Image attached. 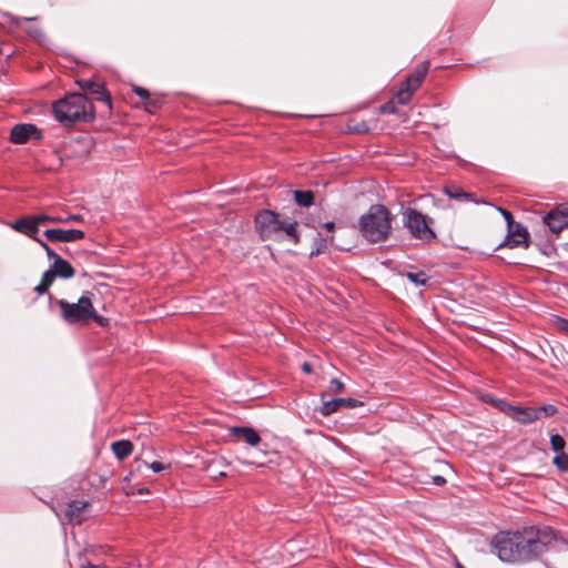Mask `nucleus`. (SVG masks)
Returning <instances> with one entry per match:
<instances>
[{
    "mask_svg": "<svg viewBox=\"0 0 568 568\" xmlns=\"http://www.w3.org/2000/svg\"><path fill=\"white\" fill-rule=\"evenodd\" d=\"M555 539V532L549 527H527L521 531L496 535L493 551L503 561H528L544 554Z\"/></svg>",
    "mask_w": 568,
    "mask_h": 568,
    "instance_id": "nucleus-1",
    "label": "nucleus"
},
{
    "mask_svg": "<svg viewBox=\"0 0 568 568\" xmlns=\"http://www.w3.org/2000/svg\"><path fill=\"white\" fill-rule=\"evenodd\" d=\"M52 111L58 122L71 125L77 122H89L94 119V108L85 94L72 93L55 101Z\"/></svg>",
    "mask_w": 568,
    "mask_h": 568,
    "instance_id": "nucleus-2",
    "label": "nucleus"
},
{
    "mask_svg": "<svg viewBox=\"0 0 568 568\" xmlns=\"http://www.w3.org/2000/svg\"><path fill=\"white\" fill-rule=\"evenodd\" d=\"M91 296L92 294L87 292L75 303L65 300L55 301L61 318L69 325L74 326H87L90 322H95L102 327L108 326L109 320L97 313Z\"/></svg>",
    "mask_w": 568,
    "mask_h": 568,
    "instance_id": "nucleus-3",
    "label": "nucleus"
},
{
    "mask_svg": "<svg viewBox=\"0 0 568 568\" xmlns=\"http://www.w3.org/2000/svg\"><path fill=\"white\" fill-rule=\"evenodd\" d=\"M392 221L385 205L374 204L358 220L359 234L369 243L385 242L392 233Z\"/></svg>",
    "mask_w": 568,
    "mask_h": 568,
    "instance_id": "nucleus-4",
    "label": "nucleus"
},
{
    "mask_svg": "<svg viewBox=\"0 0 568 568\" xmlns=\"http://www.w3.org/2000/svg\"><path fill=\"white\" fill-rule=\"evenodd\" d=\"M255 229L260 237L265 241L285 233L294 244L300 243L297 222L282 221L280 215L271 210L257 212L254 219Z\"/></svg>",
    "mask_w": 568,
    "mask_h": 568,
    "instance_id": "nucleus-5",
    "label": "nucleus"
},
{
    "mask_svg": "<svg viewBox=\"0 0 568 568\" xmlns=\"http://www.w3.org/2000/svg\"><path fill=\"white\" fill-rule=\"evenodd\" d=\"M403 224L416 240L430 242L436 239L434 220L416 209L406 207L403 211Z\"/></svg>",
    "mask_w": 568,
    "mask_h": 568,
    "instance_id": "nucleus-6",
    "label": "nucleus"
},
{
    "mask_svg": "<svg viewBox=\"0 0 568 568\" xmlns=\"http://www.w3.org/2000/svg\"><path fill=\"white\" fill-rule=\"evenodd\" d=\"M430 63L428 60H425L417 64L414 70L407 74L405 81L402 82L398 90L393 94L394 101L399 105H406L410 102L414 93L419 89L422 83L424 82L428 71Z\"/></svg>",
    "mask_w": 568,
    "mask_h": 568,
    "instance_id": "nucleus-7",
    "label": "nucleus"
},
{
    "mask_svg": "<svg viewBox=\"0 0 568 568\" xmlns=\"http://www.w3.org/2000/svg\"><path fill=\"white\" fill-rule=\"evenodd\" d=\"M491 403L501 413L520 424H530L537 420V412L534 407L514 406L504 399H491Z\"/></svg>",
    "mask_w": 568,
    "mask_h": 568,
    "instance_id": "nucleus-8",
    "label": "nucleus"
},
{
    "mask_svg": "<svg viewBox=\"0 0 568 568\" xmlns=\"http://www.w3.org/2000/svg\"><path fill=\"white\" fill-rule=\"evenodd\" d=\"M530 236L527 231V229L521 224L517 223L513 225L511 227L507 229V235L505 241L499 245L506 246L509 248L515 247H525L527 248L529 246Z\"/></svg>",
    "mask_w": 568,
    "mask_h": 568,
    "instance_id": "nucleus-9",
    "label": "nucleus"
},
{
    "mask_svg": "<svg viewBox=\"0 0 568 568\" xmlns=\"http://www.w3.org/2000/svg\"><path fill=\"white\" fill-rule=\"evenodd\" d=\"M41 131L31 123L16 124L11 129L10 141L16 144H23L29 140H41Z\"/></svg>",
    "mask_w": 568,
    "mask_h": 568,
    "instance_id": "nucleus-10",
    "label": "nucleus"
},
{
    "mask_svg": "<svg viewBox=\"0 0 568 568\" xmlns=\"http://www.w3.org/2000/svg\"><path fill=\"white\" fill-rule=\"evenodd\" d=\"M544 223L552 233H559L568 227V206L559 205L544 216Z\"/></svg>",
    "mask_w": 568,
    "mask_h": 568,
    "instance_id": "nucleus-11",
    "label": "nucleus"
},
{
    "mask_svg": "<svg viewBox=\"0 0 568 568\" xmlns=\"http://www.w3.org/2000/svg\"><path fill=\"white\" fill-rule=\"evenodd\" d=\"M77 83L84 93L91 94L94 100L103 102L108 110H111V97L103 83L89 79L79 80Z\"/></svg>",
    "mask_w": 568,
    "mask_h": 568,
    "instance_id": "nucleus-12",
    "label": "nucleus"
},
{
    "mask_svg": "<svg viewBox=\"0 0 568 568\" xmlns=\"http://www.w3.org/2000/svg\"><path fill=\"white\" fill-rule=\"evenodd\" d=\"M44 236L48 241L58 242H75L84 239V232L81 230H62V229H49L44 231Z\"/></svg>",
    "mask_w": 568,
    "mask_h": 568,
    "instance_id": "nucleus-13",
    "label": "nucleus"
},
{
    "mask_svg": "<svg viewBox=\"0 0 568 568\" xmlns=\"http://www.w3.org/2000/svg\"><path fill=\"white\" fill-rule=\"evenodd\" d=\"M89 507V501L87 500H72L68 504L63 513V518L69 524H78L80 525L85 519V511Z\"/></svg>",
    "mask_w": 568,
    "mask_h": 568,
    "instance_id": "nucleus-14",
    "label": "nucleus"
},
{
    "mask_svg": "<svg viewBox=\"0 0 568 568\" xmlns=\"http://www.w3.org/2000/svg\"><path fill=\"white\" fill-rule=\"evenodd\" d=\"M364 403L362 400L355 398H334L323 403L321 407V414L324 416H329L337 412L339 407L352 409L362 407Z\"/></svg>",
    "mask_w": 568,
    "mask_h": 568,
    "instance_id": "nucleus-15",
    "label": "nucleus"
},
{
    "mask_svg": "<svg viewBox=\"0 0 568 568\" xmlns=\"http://www.w3.org/2000/svg\"><path fill=\"white\" fill-rule=\"evenodd\" d=\"M39 225L40 224H39V221L37 220V215H34V216H26V217L14 221L11 224V227L14 231L26 234L36 241V239H38L36 235L39 231Z\"/></svg>",
    "mask_w": 568,
    "mask_h": 568,
    "instance_id": "nucleus-16",
    "label": "nucleus"
},
{
    "mask_svg": "<svg viewBox=\"0 0 568 568\" xmlns=\"http://www.w3.org/2000/svg\"><path fill=\"white\" fill-rule=\"evenodd\" d=\"M230 434L234 437H237L239 439H242L250 446H257L261 443V436L252 427L235 426L230 428Z\"/></svg>",
    "mask_w": 568,
    "mask_h": 568,
    "instance_id": "nucleus-17",
    "label": "nucleus"
},
{
    "mask_svg": "<svg viewBox=\"0 0 568 568\" xmlns=\"http://www.w3.org/2000/svg\"><path fill=\"white\" fill-rule=\"evenodd\" d=\"M57 277L71 278L74 276L75 271L72 265L63 260L61 256L57 257L50 266Z\"/></svg>",
    "mask_w": 568,
    "mask_h": 568,
    "instance_id": "nucleus-18",
    "label": "nucleus"
},
{
    "mask_svg": "<svg viewBox=\"0 0 568 568\" xmlns=\"http://www.w3.org/2000/svg\"><path fill=\"white\" fill-rule=\"evenodd\" d=\"M111 450L120 460L130 456L133 452V444L130 440H116L111 444Z\"/></svg>",
    "mask_w": 568,
    "mask_h": 568,
    "instance_id": "nucleus-19",
    "label": "nucleus"
},
{
    "mask_svg": "<svg viewBox=\"0 0 568 568\" xmlns=\"http://www.w3.org/2000/svg\"><path fill=\"white\" fill-rule=\"evenodd\" d=\"M295 202L303 207H308L314 202V193L312 191H294Z\"/></svg>",
    "mask_w": 568,
    "mask_h": 568,
    "instance_id": "nucleus-20",
    "label": "nucleus"
},
{
    "mask_svg": "<svg viewBox=\"0 0 568 568\" xmlns=\"http://www.w3.org/2000/svg\"><path fill=\"white\" fill-rule=\"evenodd\" d=\"M445 193L450 199L471 201V202H475L477 204L480 203V201L474 199V194L473 193L464 192V191H462L458 187H454V189L446 187L445 189Z\"/></svg>",
    "mask_w": 568,
    "mask_h": 568,
    "instance_id": "nucleus-21",
    "label": "nucleus"
},
{
    "mask_svg": "<svg viewBox=\"0 0 568 568\" xmlns=\"http://www.w3.org/2000/svg\"><path fill=\"white\" fill-rule=\"evenodd\" d=\"M554 465L561 471H568V454L559 452L552 460Z\"/></svg>",
    "mask_w": 568,
    "mask_h": 568,
    "instance_id": "nucleus-22",
    "label": "nucleus"
},
{
    "mask_svg": "<svg viewBox=\"0 0 568 568\" xmlns=\"http://www.w3.org/2000/svg\"><path fill=\"white\" fill-rule=\"evenodd\" d=\"M537 412V419L541 417H550L557 413V407L555 405H542L539 407H534Z\"/></svg>",
    "mask_w": 568,
    "mask_h": 568,
    "instance_id": "nucleus-23",
    "label": "nucleus"
},
{
    "mask_svg": "<svg viewBox=\"0 0 568 568\" xmlns=\"http://www.w3.org/2000/svg\"><path fill=\"white\" fill-rule=\"evenodd\" d=\"M550 446H551V449L554 452H556V454H557L559 452H564L566 442H565L564 437L560 436L559 434H554L550 437Z\"/></svg>",
    "mask_w": 568,
    "mask_h": 568,
    "instance_id": "nucleus-24",
    "label": "nucleus"
},
{
    "mask_svg": "<svg viewBox=\"0 0 568 568\" xmlns=\"http://www.w3.org/2000/svg\"><path fill=\"white\" fill-rule=\"evenodd\" d=\"M406 276L416 285H425L428 281V277L424 272H408L406 273Z\"/></svg>",
    "mask_w": 568,
    "mask_h": 568,
    "instance_id": "nucleus-25",
    "label": "nucleus"
},
{
    "mask_svg": "<svg viewBox=\"0 0 568 568\" xmlns=\"http://www.w3.org/2000/svg\"><path fill=\"white\" fill-rule=\"evenodd\" d=\"M397 105H398L397 102L394 101V99L392 98L389 101H387L386 103H384L379 106V113L381 114H397L398 113Z\"/></svg>",
    "mask_w": 568,
    "mask_h": 568,
    "instance_id": "nucleus-26",
    "label": "nucleus"
},
{
    "mask_svg": "<svg viewBox=\"0 0 568 568\" xmlns=\"http://www.w3.org/2000/svg\"><path fill=\"white\" fill-rule=\"evenodd\" d=\"M348 131L354 133H367L369 128L365 121H361L355 123L354 125H348Z\"/></svg>",
    "mask_w": 568,
    "mask_h": 568,
    "instance_id": "nucleus-27",
    "label": "nucleus"
},
{
    "mask_svg": "<svg viewBox=\"0 0 568 568\" xmlns=\"http://www.w3.org/2000/svg\"><path fill=\"white\" fill-rule=\"evenodd\" d=\"M144 108L148 112L153 113L155 110H158L161 105L160 99H154L150 97V100L144 101Z\"/></svg>",
    "mask_w": 568,
    "mask_h": 568,
    "instance_id": "nucleus-28",
    "label": "nucleus"
},
{
    "mask_svg": "<svg viewBox=\"0 0 568 568\" xmlns=\"http://www.w3.org/2000/svg\"><path fill=\"white\" fill-rule=\"evenodd\" d=\"M36 242L47 253V256L54 261L57 257H59L60 255L57 254L45 242H43L42 240L40 239H36Z\"/></svg>",
    "mask_w": 568,
    "mask_h": 568,
    "instance_id": "nucleus-29",
    "label": "nucleus"
},
{
    "mask_svg": "<svg viewBox=\"0 0 568 568\" xmlns=\"http://www.w3.org/2000/svg\"><path fill=\"white\" fill-rule=\"evenodd\" d=\"M345 388V385L343 382H341L337 378H332L329 382V390L334 394L342 393Z\"/></svg>",
    "mask_w": 568,
    "mask_h": 568,
    "instance_id": "nucleus-30",
    "label": "nucleus"
},
{
    "mask_svg": "<svg viewBox=\"0 0 568 568\" xmlns=\"http://www.w3.org/2000/svg\"><path fill=\"white\" fill-rule=\"evenodd\" d=\"M55 274L52 272L51 268H49L48 271H45L41 277V282L42 284H44L47 287H50L51 284L53 283L54 278H55Z\"/></svg>",
    "mask_w": 568,
    "mask_h": 568,
    "instance_id": "nucleus-31",
    "label": "nucleus"
},
{
    "mask_svg": "<svg viewBox=\"0 0 568 568\" xmlns=\"http://www.w3.org/2000/svg\"><path fill=\"white\" fill-rule=\"evenodd\" d=\"M37 220L39 221V224L51 222V223H62V217L60 216H51L45 214L37 215Z\"/></svg>",
    "mask_w": 568,
    "mask_h": 568,
    "instance_id": "nucleus-32",
    "label": "nucleus"
},
{
    "mask_svg": "<svg viewBox=\"0 0 568 568\" xmlns=\"http://www.w3.org/2000/svg\"><path fill=\"white\" fill-rule=\"evenodd\" d=\"M555 326L559 332L568 334V320L562 317H556Z\"/></svg>",
    "mask_w": 568,
    "mask_h": 568,
    "instance_id": "nucleus-33",
    "label": "nucleus"
},
{
    "mask_svg": "<svg viewBox=\"0 0 568 568\" xmlns=\"http://www.w3.org/2000/svg\"><path fill=\"white\" fill-rule=\"evenodd\" d=\"M498 210L507 222V229L517 224V222L514 221L513 214L509 211L501 207H498Z\"/></svg>",
    "mask_w": 568,
    "mask_h": 568,
    "instance_id": "nucleus-34",
    "label": "nucleus"
},
{
    "mask_svg": "<svg viewBox=\"0 0 568 568\" xmlns=\"http://www.w3.org/2000/svg\"><path fill=\"white\" fill-rule=\"evenodd\" d=\"M133 92L139 95L142 100L146 101V100H150V92L144 89V88H141V87H133Z\"/></svg>",
    "mask_w": 568,
    "mask_h": 568,
    "instance_id": "nucleus-35",
    "label": "nucleus"
},
{
    "mask_svg": "<svg viewBox=\"0 0 568 568\" xmlns=\"http://www.w3.org/2000/svg\"><path fill=\"white\" fill-rule=\"evenodd\" d=\"M149 467L154 471V473H160L166 468H169L170 466L169 465H164L163 463L161 462H152Z\"/></svg>",
    "mask_w": 568,
    "mask_h": 568,
    "instance_id": "nucleus-36",
    "label": "nucleus"
},
{
    "mask_svg": "<svg viewBox=\"0 0 568 568\" xmlns=\"http://www.w3.org/2000/svg\"><path fill=\"white\" fill-rule=\"evenodd\" d=\"M83 217L79 214L68 215L67 217H62V223L67 222H82Z\"/></svg>",
    "mask_w": 568,
    "mask_h": 568,
    "instance_id": "nucleus-37",
    "label": "nucleus"
},
{
    "mask_svg": "<svg viewBox=\"0 0 568 568\" xmlns=\"http://www.w3.org/2000/svg\"><path fill=\"white\" fill-rule=\"evenodd\" d=\"M432 480H433V484H435L437 486H443L446 484V478L440 475L433 476Z\"/></svg>",
    "mask_w": 568,
    "mask_h": 568,
    "instance_id": "nucleus-38",
    "label": "nucleus"
},
{
    "mask_svg": "<svg viewBox=\"0 0 568 568\" xmlns=\"http://www.w3.org/2000/svg\"><path fill=\"white\" fill-rule=\"evenodd\" d=\"M48 290H49V287H47L44 284H42V282H40V284H39V285H37V286L34 287V291H36L38 294H40V295H42V294L47 293V292H48Z\"/></svg>",
    "mask_w": 568,
    "mask_h": 568,
    "instance_id": "nucleus-39",
    "label": "nucleus"
},
{
    "mask_svg": "<svg viewBox=\"0 0 568 568\" xmlns=\"http://www.w3.org/2000/svg\"><path fill=\"white\" fill-rule=\"evenodd\" d=\"M323 227L328 232L332 233L335 229L334 222H326L323 224Z\"/></svg>",
    "mask_w": 568,
    "mask_h": 568,
    "instance_id": "nucleus-40",
    "label": "nucleus"
},
{
    "mask_svg": "<svg viewBox=\"0 0 568 568\" xmlns=\"http://www.w3.org/2000/svg\"><path fill=\"white\" fill-rule=\"evenodd\" d=\"M303 371L307 374H310L312 372V366L310 363H304L303 366H302Z\"/></svg>",
    "mask_w": 568,
    "mask_h": 568,
    "instance_id": "nucleus-41",
    "label": "nucleus"
},
{
    "mask_svg": "<svg viewBox=\"0 0 568 568\" xmlns=\"http://www.w3.org/2000/svg\"><path fill=\"white\" fill-rule=\"evenodd\" d=\"M123 490L128 496L135 494V491L132 488H126L125 486H123Z\"/></svg>",
    "mask_w": 568,
    "mask_h": 568,
    "instance_id": "nucleus-42",
    "label": "nucleus"
},
{
    "mask_svg": "<svg viewBox=\"0 0 568 568\" xmlns=\"http://www.w3.org/2000/svg\"><path fill=\"white\" fill-rule=\"evenodd\" d=\"M83 568H106V567L105 566H98V565L88 564V566H85Z\"/></svg>",
    "mask_w": 568,
    "mask_h": 568,
    "instance_id": "nucleus-43",
    "label": "nucleus"
},
{
    "mask_svg": "<svg viewBox=\"0 0 568 568\" xmlns=\"http://www.w3.org/2000/svg\"><path fill=\"white\" fill-rule=\"evenodd\" d=\"M145 493H149L148 488H141L138 490V494H145Z\"/></svg>",
    "mask_w": 568,
    "mask_h": 568,
    "instance_id": "nucleus-44",
    "label": "nucleus"
},
{
    "mask_svg": "<svg viewBox=\"0 0 568 568\" xmlns=\"http://www.w3.org/2000/svg\"><path fill=\"white\" fill-rule=\"evenodd\" d=\"M129 480H130V477H129V476H125V477L123 478V481H129Z\"/></svg>",
    "mask_w": 568,
    "mask_h": 568,
    "instance_id": "nucleus-45",
    "label": "nucleus"
},
{
    "mask_svg": "<svg viewBox=\"0 0 568 568\" xmlns=\"http://www.w3.org/2000/svg\"><path fill=\"white\" fill-rule=\"evenodd\" d=\"M241 463H242L243 465H250V464H251V463H248V462H244V460H243V462H241Z\"/></svg>",
    "mask_w": 568,
    "mask_h": 568,
    "instance_id": "nucleus-46",
    "label": "nucleus"
},
{
    "mask_svg": "<svg viewBox=\"0 0 568 568\" xmlns=\"http://www.w3.org/2000/svg\"><path fill=\"white\" fill-rule=\"evenodd\" d=\"M329 242H331V243H333V242H334V237H333V236H331V237H329Z\"/></svg>",
    "mask_w": 568,
    "mask_h": 568,
    "instance_id": "nucleus-47",
    "label": "nucleus"
},
{
    "mask_svg": "<svg viewBox=\"0 0 568 568\" xmlns=\"http://www.w3.org/2000/svg\"><path fill=\"white\" fill-rule=\"evenodd\" d=\"M458 568H465V567H463L462 565H458Z\"/></svg>",
    "mask_w": 568,
    "mask_h": 568,
    "instance_id": "nucleus-48",
    "label": "nucleus"
}]
</instances>
